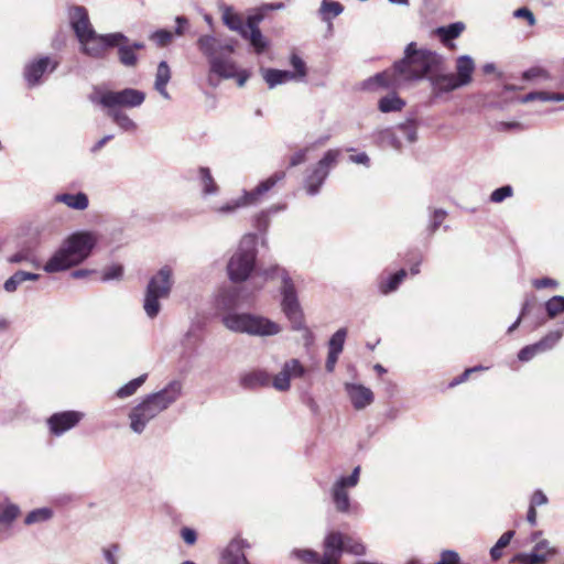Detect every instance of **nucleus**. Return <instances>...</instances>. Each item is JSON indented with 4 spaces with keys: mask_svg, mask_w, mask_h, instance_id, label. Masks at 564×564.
Here are the masks:
<instances>
[{
    "mask_svg": "<svg viewBox=\"0 0 564 564\" xmlns=\"http://www.w3.org/2000/svg\"><path fill=\"white\" fill-rule=\"evenodd\" d=\"M124 40V33L112 32L106 34H99L96 31H91L87 36L79 40L80 51L85 55L101 59L106 56V52L110 48H115L118 41Z\"/></svg>",
    "mask_w": 564,
    "mask_h": 564,
    "instance_id": "9b49d317",
    "label": "nucleus"
},
{
    "mask_svg": "<svg viewBox=\"0 0 564 564\" xmlns=\"http://www.w3.org/2000/svg\"><path fill=\"white\" fill-rule=\"evenodd\" d=\"M325 556L341 558L345 553V534L340 531H329L323 541Z\"/></svg>",
    "mask_w": 564,
    "mask_h": 564,
    "instance_id": "bb28decb",
    "label": "nucleus"
},
{
    "mask_svg": "<svg viewBox=\"0 0 564 564\" xmlns=\"http://www.w3.org/2000/svg\"><path fill=\"white\" fill-rule=\"evenodd\" d=\"M405 85L402 78L394 73V63L388 69L377 73L362 83L365 90H377L378 88L397 89Z\"/></svg>",
    "mask_w": 564,
    "mask_h": 564,
    "instance_id": "6ab92c4d",
    "label": "nucleus"
},
{
    "mask_svg": "<svg viewBox=\"0 0 564 564\" xmlns=\"http://www.w3.org/2000/svg\"><path fill=\"white\" fill-rule=\"evenodd\" d=\"M181 536L184 540V542L188 545H192L197 541L196 531L188 527H183L181 529Z\"/></svg>",
    "mask_w": 564,
    "mask_h": 564,
    "instance_id": "338daca9",
    "label": "nucleus"
},
{
    "mask_svg": "<svg viewBox=\"0 0 564 564\" xmlns=\"http://www.w3.org/2000/svg\"><path fill=\"white\" fill-rule=\"evenodd\" d=\"M446 217L447 212L443 208H435L431 212L430 224L427 227L431 235L436 232Z\"/></svg>",
    "mask_w": 564,
    "mask_h": 564,
    "instance_id": "603ef678",
    "label": "nucleus"
},
{
    "mask_svg": "<svg viewBox=\"0 0 564 564\" xmlns=\"http://www.w3.org/2000/svg\"><path fill=\"white\" fill-rule=\"evenodd\" d=\"M557 553V547L551 546L547 540H541L533 546L531 552L517 553L512 562L518 564H544Z\"/></svg>",
    "mask_w": 564,
    "mask_h": 564,
    "instance_id": "ddd939ff",
    "label": "nucleus"
},
{
    "mask_svg": "<svg viewBox=\"0 0 564 564\" xmlns=\"http://www.w3.org/2000/svg\"><path fill=\"white\" fill-rule=\"evenodd\" d=\"M84 417V413L79 411H62L53 413L47 420V426L54 436H62L67 431L75 427Z\"/></svg>",
    "mask_w": 564,
    "mask_h": 564,
    "instance_id": "f3484780",
    "label": "nucleus"
},
{
    "mask_svg": "<svg viewBox=\"0 0 564 564\" xmlns=\"http://www.w3.org/2000/svg\"><path fill=\"white\" fill-rule=\"evenodd\" d=\"M242 37L250 42L257 54H262L269 46V42L263 36L261 30L247 31L246 36Z\"/></svg>",
    "mask_w": 564,
    "mask_h": 564,
    "instance_id": "79ce46f5",
    "label": "nucleus"
},
{
    "mask_svg": "<svg viewBox=\"0 0 564 564\" xmlns=\"http://www.w3.org/2000/svg\"><path fill=\"white\" fill-rule=\"evenodd\" d=\"M40 276L41 275L39 273L18 270L9 279L4 281L3 290L8 293H13L22 283L26 281H37Z\"/></svg>",
    "mask_w": 564,
    "mask_h": 564,
    "instance_id": "c9c22d12",
    "label": "nucleus"
},
{
    "mask_svg": "<svg viewBox=\"0 0 564 564\" xmlns=\"http://www.w3.org/2000/svg\"><path fill=\"white\" fill-rule=\"evenodd\" d=\"M223 22L231 31H236L239 35L246 36L248 28L245 26L242 18L234 11L229 6L223 7Z\"/></svg>",
    "mask_w": 564,
    "mask_h": 564,
    "instance_id": "f704fd0d",
    "label": "nucleus"
},
{
    "mask_svg": "<svg viewBox=\"0 0 564 564\" xmlns=\"http://www.w3.org/2000/svg\"><path fill=\"white\" fill-rule=\"evenodd\" d=\"M513 195V188L511 185H502L494 189L490 194V202L502 203L505 199Z\"/></svg>",
    "mask_w": 564,
    "mask_h": 564,
    "instance_id": "6e6d98bb",
    "label": "nucleus"
},
{
    "mask_svg": "<svg viewBox=\"0 0 564 564\" xmlns=\"http://www.w3.org/2000/svg\"><path fill=\"white\" fill-rule=\"evenodd\" d=\"M198 177L204 195H215L218 193V185L216 184L209 167L200 166L198 169Z\"/></svg>",
    "mask_w": 564,
    "mask_h": 564,
    "instance_id": "ea45409f",
    "label": "nucleus"
},
{
    "mask_svg": "<svg viewBox=\"0 0 564 564\" xmlns=\"http://www.w3.org/2000/svg\"><path fill=\"white\" fill-rule=\"evenodd\" d=\"M441 70L442 68L431 73V75L426 77L435 96H441L442 94L451 93L460 88L454 78V74H445Z\"/></svg>",
    "mask_w": 564,
    "mask_h": 564,
    "instance_id": "b1692460",
    "label": "nucleus"
},
{
    "mask_svg": "<svg viewBox=\"0 0 564 564\" xmlns=\"http://www.w3.org/2000/svg\"><path fill=\"white\" fill-rule=\"evenodd\" d=\"M344 6L337 1L323 0L321 3L319 12L323 15V20L329 22L332 18L341 14Z\"/></svg>",
    "mask_w": 564,
    "mask_h": 564,
    "instance_id": "37998d69",
    "label": "nucleus"
},
{
    "mask_svg": "<svg viewBox=\"0 0 564 564\" xmlns=\"http://www.w3.org/2000/svg\"><path fill=\"white\" fill-rule=\"evenodd\" d=\"M182 388L180 380H172L163 389L150 393L145 398L161 413L177 401L182 394Z\"/></svg>",
    "mask_w": 564,
    "mask_h": 564,
    "instance_id": "2eb2a0df",
    "label": "nucleus"
},
{
    "mask_svg": "<svg viewBox=\"0 0 564 564\" xmlns=\"http://www.w3.org/2000/svg\"><path fill=\"white\" fill-rule=\"evenodd\" d=\"M175 23H176V26L174 29L173 34L177 35V36L184 35V33L186 32V30L189 26L188 19L186 17H184V15H177L175 18Z\"/></svg>",
    "mask_w": 564,
    "mask_h": 564,
    "instance_id": "69168bd1",
    "label": "nucleus"
},
{
    "mask_svg": "<svg viewBox=\"0 0 564 564\" xmlns=\"http://www.w3.org/2000/svg\"><path fill=\"white\" fill-rule=\"evenodd\" d=\"M98 241L99 235L91 230L69 234L45 262L44 271L57 273L82 264L93 254Z\"/></svg>",
    "mask_w": 564,
    "mask_h": 564,
    "instance_id": "f03ea898",
    "label": "nucleus"
},
{
    "mask_svg": "<svg viewBox=\"0 0 564 564\" xmlns=\"http://www.w3.org/2000/svg\"><path fill=\"white\" fill-rule=\"evenodd\" d=\"M264 12L261 11V7L252 14L247 17L245 22V26L248 28V31L260 30L259 23L264 19Z\"/></svg>",
    "mask_w": 564,
    "mask_h": 564,
    "instance_id": "bf43d9fd",
    "label": "nucleus"
},
{
    "mask_svg": "<svg viewBox=\"0 0 564 564\" xmlns=\"http://www.w3.org/2000/svg\"><path fill=\"white\" fill-rule=\"evenodd\" d=\"M53 516L54 511L50 507L33 509L25 516L24 523L26 525H32L36 523L47 522L53 518Z\"/></svg>",
    "mask_w": 564,
    "mask_h": 564,
    "instance_id": "58836bf2",
    "label": "nucleus"
},
{
    "mask_svg": "<svg viewBox=\"0 0 564 564\" xmlns=\"http://www.w3.org/2000/svg\"><path fill=\"white\" fill-rule=\"evenodd\" d=\"M173 36H174L173 32H171L166 29H159L150 35V39L153 42H155L158 46L165 47L166 45H169L172 42Z\"/></svg>",
    "mask_w": 564,
    "mask_h": 564,
    "instance_id": "864d4df0",
    "label": "nucleus"
},
{
    "mask_svg": "<svg viewBox=\"0 0 564 564\" xmlns=\"http://www.w3.org/2000/svg\"><path fill=\"white\" fill-rule=\"evenodd\" d=\"M310 151V147L303 148L296 152H294L290 158V166L294 167L302 163H304L307 159V153Z\"/></svg>",
    "mask_w": 564,
    "mask_h": 564,
    "instance_id": "0e129e2a",
    "label": "nucleus"
},
{
    "mask_svg": "<svg viewBox=\"0 0 564 564\" xmlns=\"http://www.w3.org/2000/svg\"><path fill=\"white\" fill-rule=\"evenodd\" d=\"M69 23L78 41L87 36L91 31H95L87 9L82 6H75L70 9Z\"/></svg>",
    "mask_w": 564,
    "mask_h": 564,
    "instance_id": "412c9836",
    "label": "nucleus"
},
{
    "mask_svg": "<svg viewBox=\"0 0 564 564\" xmlns=\"http://www.w3.org/2000/svg\"><path fill=\"white\" fill-rule=\"evenodd\" d=\"M339 155L340 151L337 149L327 150L316 164L306 170L304 188L307 195L316 196L321 192L330 171L336 166Z\"/></svg>",
    "mask_w": 564,
    "mask_h": 564,
    "instance_id": "1a4fd4ad",
    "label": "nucleus"
},
{
    "mask_svg": "<svg viewBox=\"0 0 564 564\" xmlns=\"http://www.w3.org/2000/svg\"><path fill=\"white\" fill-rule=\"evenodd\" d=\"M562 330H553L542 337L539 341L527 345L518 352V359L522 362L530 361L538 354L551 350L562 338Z\"/></svg>",
    "mask_w": 564,
    "mask_h": 564,
    "instance_id": "a211bd4d",
    "label": "nucleus"
},
{
    "mask_svg": "<svg viewBox=\"0 0 564 564\" xmlns=\"http://www.w3.org/2000/svg\"><path fill=\"white\" fill-rule=\"evenodd\" d=\"M395 130L405 138L410 143H413L417 139V127L414 120H406L395 127Z\"/></svg>",
    "mask_w": 564,
    "mask_h": 564,
    "instance_id": "8fccbe9b",
    "label": "nucleus"
},
{
    "mask_svg": "<svg viewBox=\"0 0 564 564\" xmlns=\"http://www.w3.org/2000/svg\"><path fill=\"white\" fill-rule=\"evenodd\" d=\"M347 337V329L345 327L336 330L328 340V351L341 354L344 344Z\"/></svg>",
    "mask_w": 564,
    "mask_h": 564,
    "instance_id": "de8ad7c7",
    "label": "nucleus"
},
{
    "mask_svg": "<svg viewBox=\"0 0 564 564\" xmlns=\"http://www.w3.org/2000/svg\"><path fill=\"white\" fill-rule=\"evenodd\" d=\"M285 177V172H274L268 178L261 181L253 189L243 191L241 197L232 199L219 207L214 208L218 214H232L241 207L253 205L258 202L259 197L269 192L275 184Z\"/></svg>",
    "mask_w": 564,
    "mask_h": 564,
    "instance_id": "9d476101",
    "label": "nucleus"
},
{
    "mask_svg": "<svg viewBox=\"0 0 564 564\" xmlns=\"http://www.w3.org/2000/svg\"><path fill=\"white\" fill-rule=\"evenodd\" d=\"M253 226L260 234L264 236L270 226L269 212L261 210L259 214H257L253 218Z\"/></svg>",
    "mask_w": 564,
    "mask_h": 564,
    "instance_id": "4d7b16f0",
    "label": "nucleus"
},
{
    "mask_svg": "<svg viewBox=\"0 0 564 564\" xmlns=\"http://www.w3.org/2000/svg\"><path fill=\"white\" fill-rule=\"evenodd\" d=\"M145 93L131 87L120 90L102 89L94 87L88 100L106 110L107 117L123 132H135L138 124L123 109L140 107L145 100Z\"/></svg>",
    "mask_w": 564,
    "mask_h": 564,
    "instance_id": "f257e3e1",
    "label": "nucleus"
},
{
    "mask_svg": "<svg viewBox=\"0 0 564 564\" xmlns=\"http://www.w3.org/2000/svg\"><path fill=\"white\" fill-rule=\"evenodd\" d=\"M237 43L234 37H220L214 34H203L197 39L196 46L209 66V85L217 86V83H214V76L219 79H231L236 76V62L231 55L236 51Z\"/></svg>",
    "mask_w": 564,
    "mask_h": 564,
    "instance_id": "7ed1b4c3",
    "label": "nucleus"
},
{
    "mask_svg": "<svg viewBox=\"0 0 564 564\" xmlns=\"http://www.w3.org/2000/svg\"><path fill=\"white\" fill-rule=\"evenodd\" d=\"M170 79V66L166 61H161L156 68L154 89L166 100L171 99V96L166 89Z\"/></svg>",
    "mask_w": 564,
    "mask_h": 564,
    "instance_id": "72a5a7b5",
    "label": "nucleus"
},
{
    "mask_svg": "<svg viewBox=\"0 0 564 564\" xmlns=\"http://www.w3.org/2000/svg\"><path fill=\"white\" fill-rule=\"evenodd\" d=\"M345 552L356 556H361L366 554L367 547L360 539L345 534Z\"/></svg>",
    "mask_w": 564,
    "mask_h": 564,
    "instance_id": "49530a36",
    "label": "nucleus"
},
{
    "mask_svg": "<svg viewBox=\"0 0 564 564\" xmlns=\"http://www.w3.org/2000/svg\"><path fill=\"white\" fill-rule=\"evenodd\" d=\"M345 390L351 401L352 406L356 410H362L367 408L375 400L372 391L360 383L348 382L345 384Z\"/></svg>",
    "mask_w": 564,
    "mask_h": 564,
    "instance_id": "5701e85b",
    "label": "nucleus"
},
{
    "mask_svg": "<svg viewBox=\"0 0 564 564\" xmlns=\"http://www.w3.org/2000/svg\"><path fill=\"white\" fill-rule=\"evenodd\" d=\"M261 275L265 280L281 281L280 294H281V310L291 322L294 330H301L305 328L304 315L299 301L297 291L295 283L291 278L289 271L280 267L279 264L270 265L261 271Z\"/></svg>",
    "mask_w": 564,
    "mask_h": 564,
    "instance_id": "39448f33",
    "label": "nucleus"
},
{
    "mask_svg": "<svg viewBox=\"0 0 564 564\" xmlns=\"http://www.w3.org/2000/svg\"><path fill=\"white\" fill-rule=\"evenodd\" d=\"M443 55L429 48H419L415 42H410L403 57L394 62V73L404 84L426 79L431 73L443 68Z\"/></svg>",
    "mask_w": 564,
    "mask_h": 564,
    "instance_id": "20e7f679",
    "label": "nucleus"
},
{
    "mask_svg": "<svg viewBox=\"0 0 564 564\" xmlns=\"http://www.w3.org/2000/svg\"><path fill=\"white\" fill-rule=\"evenodd\" d=\"M406 275L408 272L404 269H400L399 271L388 276L381 275L378 279V291L382 295H388L395 292L403 282V280L406 278Z\"/></svg>",
    "mask_w": 564,
    "mask_h": 564,
    "instance_id": "c85d7f7f",
    "label": "nucleus"
},
{
    "mask_svg": "<svg viewBox=\"0 0 564 564\" xmlns=\"http://www.w3.org/2000/svg\"><path fill=\"white\" fill-rule=\"evenodd\" d=\"M476 65L470 55H460L456 58L454 78L459 87L468 86L473 82Z\"/></svg>",
    "mask_w": 564,
    "mask_h": 564,
    "instance_id": "393cba45",
    "label": "nucleus"
},
{
    "mask_svg": "<svg viewBox=\"0 0 564 564\" xmlns=\"http://www.w3.org/2000/svg\"><path fill=\"white\" fill-rule=\"evenodd\" d=\"M271 382L270 375L262 369H254L240 375L239 384L247 390H256L262 387H269Z\"/></svg>",
    "mask_w": 564,
    "mask_h": 564,
    "instance_id": "a878e982",
    "label": "nucleus"
},
{
    "mask_svg": "<svg viewBox=\"0 0 564 564\" xmlns=\"http://www.w3.org/2000/svg\"><path fill=\"white\" fill-rule=\"evenodd\" d=\"M306 370L299 359H290L283 364L281 371L274 376L272 386L278 391H288L291 378H302Z\"/></svg>",
    "mask_w": 564,
    "mask_h": 564,
    "instance_id": "aec40b11",
    "label": "nucleus"
},
{
    "mask_svg": "<svg viewBox=\"0 0 564 564\" xmlns=\"http://www.w3.org/2000/svg\"><path fill=\"white\" fill-rule=\"evenodd\" d=\"M54 200L63 203L75 210H85L89 205L88 196L84 192H78L76 194L61 193L55 195Z\"/></svg>",
    "mask_w": 564,
    "mask_h": 564,
    "instance_id": "473e14b6",
    "label": "nucleus"
},
{
    "mask_svg": "<svg viewBox=\"0 0 564 564\" xmlns=\"http://www.w3.org/2000/svg\"><path fill=\"white\" fill-rule=\"evenodd\" d=\"M261 73L270 89L288 82L295 80V74L288 69L261 68Z\"/></svg>",
    "mask_w": 564,
    "mask_h": 564,
    "instance_id": "cd10ccee",
    "label": "nucleus"
},
{
    "mask_svg": "<svg viewBox=\"0 0 564 564\" xmlns=\"http://www.w3.org/2000/svg\"><path fill=\"white\" fill-rule=\"evenodd\" d=\"M291 556L304 562L305 564H318L319 554L312 549H293Z\"/></svg>",
    "mask_w": 564,
    "mask_h": 564,
    "instance_id": "09e8293b",
    "label": "nucleus"
},
{
    "mask_svg": "<svg viewBox=\"0 0 564 564\" xmlns=\"http://www.w3.org/2000/svg\"><path fill=\"white\" fill-rule=\"evenodd\" d=\"M546 503L547 497L545 494L540 489L535 490L532 495L530 507L536 508L538 506H543Z\"/></svg>",
    "mask_w": 564,
    "mask_h": 564,
    "instance_id": "774afa93",
    "label": "nucleus"
},
{
    "mask_svg": "<svg viewBox=\"0 0 564 564\" xmlns=\"http://www.w3.org/2000/svg\"><path fill=\"white\" fill-rule=\"evenodd\" d=\"M220 319L228 330L254 337H271L282 332L276 322L253 313H231L221 315Z\"/></svg>",
    "mask_w": 564,
    "mask_h": 564,
    "instance_id": "423d86ee",
    "label": "nucleus"
},
{
    "mask_svg": "<svg viewBox=\"0 0 564 564\" xmlns=\"http://www.w3.org/2000/svg\"><path fill=\"white\" fill-rule=\"evenodd\" d=\"M514 536V531H506L490 549V557L492 561H498L502 556V549L509 545L510 541Z\"/></svg>",
    "mask_w": 564,
    "mask_h": 564,
    "instance_id": "a18cd8bd",
    "label": "nucleus"
},
{
    "mask_svg": "<svg viewBox=\"0 0 564 564\" xmlns=\"http://www.w3.org/2000/svg\"><path fill=\"white\" fill-rule=\"evenodd\" d=\"M434 564H459V555L456 551L445 550L441 553L440 560Z\"/></svg>",
    "mask_w": 564,
    "mask_h": 564,
    "instance_id": "052dcab7",
    "label": "nucleus"
},
{
    "mask_svg": "<svg viewBox=\"0 0 564 564\" xmlns=\"http://www.w3.org/2000/svg\"><path fill=\"white\" fill-rule=\"evenodd\" d=\"M257 246V234H246L241 238L238 248L227 263V274L231 282H245L254 271L258 256Z\"/></svg>",
    "mask_w": 564,
    "mask_h": 564,
    "instance_id": "0eeeda50",
    "label": "nucleus"
},
{
    "mask_svg": "<svg viewBox=\"0 0 564 564\" xmlns=\"http://www.w3.org/2000/svg\"><path fill=\"white\" fill-rule=\"evenodd\" d=\"M115 45L119 63L127 68H134L139 63V56L129 46V37L124 34V40L118 41Z\"/></svg>",
    "mask_w": 564,
    "mask_h": 564,
    "instance_id": "c756f323",
    "label": "nucleus"
},
{
    "mask_svg": "<svg viewBox=\"0 0 564 564\" xmlns=\"http://www.w3.org/2000/svg\"><path fill=\"white\" fill-rule=\"evenodd\" d=\"M159 414L160 412L144 397L143 400L133 406L128 414L131 431L135 434H142L148 423Z\"/></svg>",
    "mask_w": 564,
    "mask_h": 564,
    "instance_id": "4468645a",
    "label": "nucleus"
},
{
    "mask_svg": "<svg viewBox=\"0 0 564 564\" xmlns=\"http://www.w3.org/2000/svg\"><path fill=\"white\" fill-rule=\"evenodd\" d=\"M546 315L550 319L564 313V296L554 295L544 303Z\"/></svg>",
    "mask_w": 564,
    "mask_h": 564,
    "instance_id": "c03bdc74",
    "label": "nucleus"
},
{
    "mask_svg": "<svg viewBox=\"0 0 564 564\" xmlns=\"http://www.w3.org/2000/svg\"><path fill=\"white\" fill-rule=\"evenodd\" d=\"M360 466H356L351 474L348 476H340L330 489V496L335 509L340 513H348L350 511V497L347 488H354L359 482Z\"/></svg>",
    "mask_w": 564,
    "mask_h": 564,
    "instance_id": "f8f14e48",
    "label": "nucleus"
},
{
    "mask_svg": "<svg viewBox=\"0 0 564 564\" xmlns=\"http://www.w3.org/2000/svg\"><path fill=\"white\" fill-rule=\"evenodd\" d=\"M290 64L294 69L292 73L295 74V79L303 78L306 76V64L296 53H292L290 57Z\"/></svg>",
    "mask_w": 564,
    "mask_h": 564,
    "instance_id": "5fc2aeb1",
    "label": "nucleus"
},
{
    "mask_svg": "<svg viewBox=\"0 0 564 564\" xmlns=\"http://www.w3.org/2000/svg\"><path fill=\"white\" fill-rule=\"evenodd\" d=\"M58 66V62L50 56H41L28 63L23 70V76L29 87H35L41 84L45 73H53Z\"/></svg>",
    "mask_w": 564,
    "mask_h": 564,
    "instance_id": "dca6fc26",
    "label": "nucleus"
},
{
    "mask_svg": "<svg viewBox=\"0 0 564 564\" xmlns=\"http://www.w3.org/2000/svg\"><path fill=\"white\" fill-rule=\"evenodd\" d=\"M20 514V508L15 503L8 502L0 510V523L11 524Z\"/></svg>",
    "mask_w": 564,
    "mask_h": 564,
    "instance_id": "3c124183",
    "label": "nucleus"
},
{
    "mask_svg": "<svg viewBox=\"0 0 564 564\" xmlns=\"http://www.w3.org/2000/svg\"><path fill=\"white\" fill-rule=\"evenodd\" d=\"M404 106L405 101L395 93L383 96L378 101V108L383 113L401 111Z\"/></svg>",
    "mask_w": 564,
    "mask_h": 564,
    "instance_id": "4c0bfd02",
    "label": "nucleus"
},
{
    "mask_svg": "<svg viewBox=\"0 0 564 564\" xmlns=\"http://www.w3.org/2000/svg\"><path fill=\"white\" fill-rule=\"evenodd\" d=\"M123 274V267L121 264H112L107 267L102 272V281L118 280Z\"/></svg>",
    "mask_w": 564,
    "mask_h": 564,
    "instance_id": "13d9d810",
    "label": "nucleus"
},
{
    "mask_svg": "<svg viewBox=\"0 0 564 564\" xmlns=\"http://www.w3.org/2000/svg\"><path fill=\"white\" fill-rule=\"evenodd\" d=\"M513 17L520 18V19H525L530 26H533L536 23V19L534 17V14L527 7H521V8H518L517 10H514Z\"/></svg>",
    "mask_w": 564,
    "mask_h": 564,
    "instance_id": "680f3d73",
    "label": "nucleus"
},
{
    "mask_svg": "<svg viewBox=\"0 0 564 564\" xmlns=\"http://www.w3.org/2000/svg\"><path fill=\"white\" fill-rule=\"evenodd\" d=\"M174 283V269L170 264L162 265L150 276L143 296V310L149 318L153 319L160 314V300L171 295Z\"/></svg>",
    "mask_w": 564,
    "mask_h": 564,
    "instance_id": "6e6552de",
    "label": "nucleus"
},
{
    "mask_svg": "<svg viewBox=\"0 0 564 564\" xmlns=\"http://www.w3.org/2000/svg\"><path fill=\"white\" fill-rule=\"evenodd\" d=\"M376 143L381 148L402 149V141L394 128H386L375 133Z\"/></svg>",
    "mask_w": 564,
    "mask_h": 564,
    "instance_id": "2f4dec72",
    "label": "nucleus"
},
{
    "mask_svg": "<svg viewBox=\"0 0 564 564\" xmlns=\"http://www.w3.org/2000/svg\"><path fill=\"white\" fill-rule=\"evenodd\" d=\"M536 77H544L547 79L550 76L547 72L541 67H531L522 73V78L528 82Z\"/></svg>",
    "mask_w": 564,
    "mask_h": 564,
    "instance_id": "e2e57ef3",
    "label": "nucleus"
},
{
    "mask_svg": "<svg viewBox=\"0 0 564 564\" xmlns=\"http://www.w3.org/2000/svg\"><path fill=\"white\" fill-rule=\"evenodd\" d=\"M238 292L235 290L226 291L220 294L217 300V307L223 312V315H230L231 313H238Z\"/></svg>",
    "mask_w": 564,
    "mask_h": 564,
    "instance_id": "e433bc0d",
    "label": "nucleus"
},
{
    "mask_svg": "<svg viewBox=\"0 0 564 564\" xmlns=\"http://www.w3.org/2000/svg\"><path fill=\"white\" fill-rule=\"evenodd\" d=\"M148 375H141L132 380H130L128 383L123 384L116 391V397L119 399H126L128 397L133 395L138 389L145 382Z\"/></svg>",
    "mask_w": 564,
    "mask_h": 564,
    "instance_id": "a19ab883",
    "label": "nucleus"
},
{
    "mask_svg": "<svg viewBox=\"0 0 564 564\" xmlns=\"http://www.w3.org/2000/svg\"><path fill=\"white\" fill-rule=\"evenodd\" d=\"M464 30L465 24L460 21H457L447 25L438 26L434 32L445 46L454 47L452 41L459 37Z\"/></svg>",
    "mask_w": 564,
    "mask_h": 564,
    "instance_id": "7c9ffc66",
    "label": "nucleus"
},
{
    "mask_svg": "<svg viewBox=\"0 0 564 564\" xmlns=\"http://www.w3.org/2000/svg\"><path fill=\"white\" fill-rule=\"evenodd\" d=\"M250 547L243 539H234L223 551L221 564H250L245 550Z\"/></svg>",
    "mask_w": 564,
    "mask_h": 564,
    "instance_id": "4be33fe9",
    "label": "nucleus"
}]
</instances>
